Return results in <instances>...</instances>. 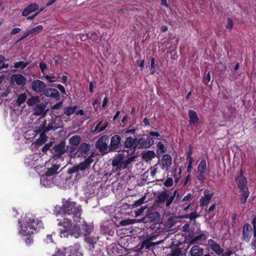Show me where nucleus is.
<instances>
[{
	"label": "nucleus",
	"mask_w": 256,
	"mask_h": 256,
	"mask_svg": "<svg viewBox=\"0 0 256 256\" xmlns=\"http://www.w3.org/2000/svg\"><path fill=\"white\" fill-rule=\"evenodd\" d=\"M76 150V146H66V153H73Z\"/></svg>",
	"instance_id": "56"
},
{
	"label": "nucleus",
	"mask_w": 256,
	"mask_h": 256,
	"mask_svg": "<svg viewBox=\"0 0 256 256\" xmlns=\"http://www.w3.org/2000/svg\"><path fill=\"white\" fill-rule=\"evenodd\" d=\"M54 154L52 158L54 160L60 158L62 156L66 153V142L62 141L59 144H55L51 149Z\"/></svg>",
	"instance_id": "6"
},
{
	"label": "nucleus",
	"mask_w": 256,
	"mask_h": 256,
	"mask_svg": "<svg viewBox=\"0 0 256 256\" xmlns=\"http://www.w3.org/2000/svg\"><path fill=\"white\" fill-rule=\"evenodd\" d=\"M200 216V214L196 212H194L188 214V218L191 222H194V224L196 222V218Z\"/></svg>",
	"instance_id": "48"
},
{
	"label": "nucleus",
	"mask_w": 256,
	"mask_h": 256,
	"mask_svg": "<svg viewBox=\"0 0 256 256\" xmlns=\"http://www.w3.org/2000/svg\"><path fill=\"white\" fill-rule=\"evenodd\" d=\"M62 106V102H60L51 106V109L58 110Z\"/></svg>",
	"instance_id": "61"
},
{
	"label": "nucleus",
	"mask_w": 256,
	"mask_h": 256,
	"mask_svg": "<svg viewBox=\"0 0 256 256\" xmlns=\"http://www.w3.org/2000/svg\"><path fill=\"white\" fill-rule=\"evenodd\" d=\"M46 136L44 132H42L40 135V138L36 140V144L37 145H42L44 144L46 141Z\"/></svg>",
	"instance_id": "45"
},
{
	"label": "nucleus",
	"mask_w": 256,
	"mask_h": 256,
	"mask_svg": "<svg viewBox=\"0 0 256 256\" xmlns=\"http://www.w3.org/2000/svg\"><path fill=\"white\" fill-rule=\"evenodd\" d=\"M188 115L190 118V125H194L198 122L199 118L198 114L195 111L192 110H190L188 112Z\"/></svg>",
	"instance_id": "22"
},
{
	"label": "nucleus",
	"mask_w": 256,
	"mask_h": 256,
	"mask_svg": "<svg viewBox=\"0 0 256 256\" xmlns=\"http://www.w3.org/2000/svg\"><path fill=\"white\" fill-rule=\"evenodd\" d=\"M236 180L238 182V188L240 190L248 188L246 186L247 180L243 176H238L236 178Z\"/></svg>",
	"instance_id": "31"
},
{
	"label": "nucleus",
	"mask_w": 256,
	"mask_h": 256,
	"mask_svg": "<svg viewBox=\"0 0 256 256\" xmlns=\"http://www.w3.org/2000/svg\"><path fill=\"white\" fill-rule=\"evenodd\" d=\"M122 138L118 134H114L110 139V143L108 146L109 151L118 152L120 150L124 151V150H121L122 144L120 143Z\"/></svg>",
	"instance_id": "7"
},
{
	"label": "nucleus",
	"mask_w": 256,
	"mask_h": 256,
	"mask_svg": "<svg viewBox=\"0 0 256 256\" xmlns=\"http://www.w3.org/2000/svg\"><path fill=\"white\" fill-rule=\"evenodd\" d=\"M94 156V153L92 152L90 156L86 158L82 162H80L78 164L74 165L72 167L68 170V174H72L76 173L77 177L80 175V172H84L86 170H88L90 168V164L94 162L93 157Z\"/></svg>",
	"instance_id": "3"
},
{
	"label": "nucleus",
	"mask_w": 256,
	"mask_h": 256,
	"mask_svg": "<svg viewBox=\"0 0 256 256\" xmlns=\"http://www.w3.org/2000/svg\"><path fill=\"white\" fill-rule=\"evenodd\" d=\"M137 144V138H133L132 136H128L124 141V146L128 148H132L134 151H135L137 146H136Z\"/></svg>",
	"instance_id": "18"
},
{
	"label": "nucleus",
	"mask_w": 256,
	"mask_h": 256,
	"mask_svg": "<svg viewBox=\"0 0 256 256\" xmlns=\"http://www.w3.org/2000/svg\"><path fill=\"white\" fill-rule=\"evenodd\" d=\"M31 87L33 91L36 93H40L42 92H44L46 90V86L44 82L39 80H36L32 82Z\"/></svg>",
	"instance_id": "12"
},
{
	"label": "nucleus",
	"mask_w": 256,
	"mask_h": 256,
	"mask_svg": "<svg viewBox=\"0 0 256 256\" xmlns=\"http://www.w3.org/2000/svg\"><path fill=\"white\" fill-rule=\"evenodd\" d=\"M81 138L79 136H74L69 139L70 144L73 146H78L80 142Z\"/></svg>",
	"instance_id": "36"
},
{
	"label": "nucleus",
	"mask_w": 256,
	"mask_h": 256,
	"mask_svg": "<svg viewBox=\"0 0 256 256\" xmlns=\"http://www.w3.org/2000/svg\"><path fill=\"white\" fill-rule=\"evenodd\" d=\"M42 225L41 221L36 220L34 219H29L28 222H26L25 226V228L23 230L25 232L26 234H33L34 231L38 226L40 228Z\"/></svg>",
	"instance_id": "8"
},
{
	"label": "nucleus",
	"mask_w": 256,
	"mask_h": 256,
	"mask_svg": "<svg viewBox=\"0 0 256 256\" xmlns=\"http://www.w3.org/2000/svg\"><path fill=\"white\" fill-rule=\"evenodd\" d=\"M50 176H47L46 173L43 174L40 178L41 184L46 187L50 186L52 183V180L50 178Z\"/></svg>",
	"instance_id": "33"
},
{
	"label": "nucleus",
	"mask_w": 256,
	"mask_h": 256,
	"mask_svg": "<svg viewBox=\"0 0 256 256\" xmlns=\"http://www.w3.org/2000/svg\"><path fill=\"white\" fill-rule=\"evenodd\" d=\"M44 94L48 98H51L56 100H60V94L59 92L55 88H46L44 92Z\"/></svg>",
	"instance_id": "14"
},
{
	"label": "nucleus",
	"mask_w": 256,
	"mask_h": 256,
	"mask_svg": "<svg viewBox=\"0 0 256 256\" xmlns=\"http://www.w3.org/2000/svg\"><path fill=\"white\" fill-rule=\"evenodd\" d=\"M46 106L45 104L42 103L40 104H37L34 108V114L36 116L42 115L44 117L46 114L48 110H44Z\"/></svg>",
	"instance_id": "21"
},
{
	"label": "nucleus",
	"mask_w": 256,
	"mask_h": 256,
	"mask_svg": "<svg viewBox=\"0 0 256 256\" xmlns=\"http://www.w3.org/2000/svg\"><path fill=\"white\" fill-rule=\"evenodd\" d=\"M136 156H131L128 158L125 161L123 160V169L126 168L128 165H130L132 162L134 161Z\"/></svg>",
	"instance_id": "52"
},
{
	"label": "nucleus",
	"mask_w": 256,
	"mask_h": 256,
	"mask_svg": "<svg viewBox=\"0 0 256 256\" xmlns=\"http://www.w3.org/2000/svg\"><path fill=\"white\" fill-rule=\"evenodd\" d=\"M40 102V99L38 96H32L29 98L26 102L28 106H32Z\"/></svg>",
	"instance_id": "43"
},
{
	"label": "nucleus",
	"mask_w": 256,
	"mask_h": 256,
	"mask_svg": "<svg viewBox=\"0 0 256 256\" xmlns=\"http://www.w3.org/2000/svg\"><path fill=\"white\" fill-rule=\"evenodd\" d=\"M145 199H146V197H145V196H144L142 197L139 200L135 201V202L132 205V208H136V207L140 206L144 203Z\"/></svg>",
	"instance_id": "53"
},
{
	"label": "nucleus",
	"mask_w": 256,
	"mask_h": 256,
	"mask_svg": "<svg viewBox=\"0 0 256 256\" xmlns=\"http://www.w3.org/2000/svg\"><path fill=\"white\" fill-rule=\"evenodd\" d=\"M44 78L49 82H55L58 80V78L56 76H50L46 75Z\"/></svg>",
	"instance_id": "57"
},
{
	"label": "nucleus",
	"mask_w": 256,
	"mask_h": 256,
	"mask_svg": "<svg viewBox=\"0 0 256 256\" xmlns=\"http://www.w3.org/2000/svg\"><path fill=\"white\" fill-rule=\"evenodd\" d=\"M182 244L180 242H178L176 244L172 242L169 246L172 249L171 253L169 254L168 256H180L182 253V248L178 246Z\"/></svg>",
	"instance_id": "16"
},
{
	"label": "nucleus",
	"mask_w": 256,
	"mask_h": 256,
	"mask_svg": "<svg viewBox=\"0 0 256 256\" xmlns=\"http://www.w3.org/2000/svg\"><path fill=\"white\" fill-rule=\"evenodd\" d=\"M170 195L168 193V191L164 189V190L158 193L156 196V202L158 204H164L166 202V207H169L172 203H168L170 200Z\"/></svg>",
	"instance_id": "9"
},
{
	"label": "nucleus",
	"mask_w": 256,
	"mask_h": 256,
	"mask_svg": "<svg viewBox=\"0 0 256 256\" xmlns=\"http://www.w3.org/2000/svg\"><path fill=\"white\" fill-rule=\"evenodd\" d=\"M172 158L170 155L168 154H164L162 158V166L168 170L172 165Z\"/></svg>",
	"instance_id": "29"
},
{
	"label": "nucleus",
	"mask_w": 256,
	"mask_h": 256,
	"mask_svg": "<svg viewBox=\"0 0 256 256\" xmlns=\"http://www.w3.org/2000/svg\"><path fill=\"white\" fill-rule=\"evenodd\" d=\"M180 197V193L178 192V190H176L174 192V193L172 195L170 196V200H169V202L167 203H172V202L174 200V198H176V200H174V203L176 202V200H178Z\"/></svg>",
	"instance_id": "49"
},
{
	"label": "nucleus",
	"mask_w": 256,
	"mask_h": 256,
	"mask_svg": "<svg viewBox=\"0 0 256 256\" xmlns=\"http://www.w3.org/2000/svg\"><path fill=\"white\" fill-rule=\"evenodd\" d=\"M148 208L147 206H144L140 208L136 211L135 212L136 216H140L143 212L144 210Z\"/></svg>",
	"instance_id": "59"
},
{
	"label": "nucleus",
	"mask_w": 256,
	"mask_h": 256,
	"mask_svg": "<svg viewBox=\"0 0 256 256\" xmlns=\"http://www.w3.org/2000/svg\"><path fill=\"white\" fill-rule=\"evenodd\" d=\"M114 224L106 222L101 226V232L104 234L108 236H113L114 230H113Z\"/></svg>",
	"instance_id": "19"
},
{
	"label": "nucleus",
	"mask_w": 256,
	"mask_h": 256,
	"mask_svg": "<svg viewBox=\"0 0 256 256\" xmlns=\"http://www.w3.org/2000/svg\"><path fill=\"white\" fill-rule=\"evenodd\" d=\"M39 8L36 4H32L25 8L22 12V16H26L32 12L36 11Z\"/></svg>",
	"instance_id": "23"
},
{
	"label": "nucleus",
	"mask_w": 256,
	"mask_h": 256,
	"mask_svg": "<svg viewBox=\"0 0 256 256\" xmlns=\"http://www.w3.org/2000/svg\"><path fill=\"white\" fill-rule=\"evenodd\" d=\"M156 64L155 62V59L154 58H152L150 60V74H154L155 70H154V68L156 67Z\"/></svg>",
	"instance_id": "55"
},
{
	"label": "nucleus",
	"mask_w": 256,
	"mask_h": 256,
	"mask_svg": "<svg viewBox=\"0 0 256 256\" xmlns=\"http://www.w3.org/2000/svg\"><path fill=\"white\" fill-rule=\"evenodd\" d=\"M156 238V235L150 236L148 238L144 240L142 243L140 248H145L146 249L150 248V247L155 245V244L151 242L152 240H154Z\"/></svg>",
	"instance_id": "28"
},
{
	"label": "nucleus",
	"mask_w": 256,
	"mask_h": 256,
	"mask_svg": "<svg viewBox=\"0 0 256 256\" xmlns=\"http://www.w3.org/2000/svg\"><path fill=\"white\" fill-rule=\"evenodd\" d=\"M146 218H148L150 222H153L159 220L160 214L156 211L148 210L146 214Z\"/></svg>",
	"instance_id": "27"
},
{
	"label": "nucleus",
	"mask_w": 256,
	"mask_h": 256,
	"mask_svg": "<svg viewBox=\"0 0 256 256\" xmlns=\"http://www.w3.org/2000/svg\"><path fill=\"white\" fill-rule=\"evenodd\" d=\"M82 211L80 204L68 198L62 199V206H56L54 213L56 216H62V222H65L66 219L77 222L81 219Z\"/></svg>",
	"instance_id": "1"
},
{
	"label": "nucleus",
	"mask_w": 256,
	"mask_h": 256,
	"mask_svg": "<svg viewBox=\"0 0 256 256\" xmlns=\"http://www.w3.org/2000/svg\"><path fill=\"white\" fill-rule=\"evenodd\" d=\"M108 138V136L104 135L100 136L96 142V148L99 150V152L102 154H105L110 152L107 144Z\"/></svg>",
	"instance_id": "4"
},
{
	"label": "nucleus",
	"mask_w": 256,
	"mask_h": 256,
	"mask_svg": "<svg viewBox=\"0 0 256 256\" xmlns=\"http://www.w3.org/2000/svg\"><path fill=\"white\" fill-rule=\"evenodd\" d=\"M208 244L210 248L218 256H220L224 252V249L220 246V244L212 239L208 240Z\"/></svg>",
	"instance_id": "13"
},
{
	"label": "nucleus",
	"mask_w": 256,
	"mask_h": 256,
	"mask_svg": "<svg viewBox=\"0 0 256 256\" xmlns=\"http://www.w3.org/2000/svg\"><path fill=\"white\" fill-rule=\"evenodd\" d=\"M12 78L19 86H24L26 83V79L20 74L13 75Z\"/></svg>",
	"instance_id": "30"
},
{
	"label": "nucleus",
	"mask_w": 256,
	"mask_h": 256,
	"mask_svg": "<svg viewBox=\"0 0 256 256\" xmlns=\"http://www.w3.org/2000/svg\"><path fill=\"white\" fill-rule=\"evenodd\" d=\"M90 148V146L89 144L82 142L78 146L75 154L78 157L86 158Z\"/></svg>",
	"instance_id": "11"
},
{
	"label": "nucleus",
	"mask_w": 256,
	"mask_h": 256,
	"mask_svg": "<svg viewBox=\"0 0 256 256\" xmlns=\"http://www.w3.org/2000/svg\"><path fill=\"white\" fill-rule=\"evenodd\" d=\"M66 248H64L60 250V248H56L54 252L50 251V254L52 256H66Z\"/></svg>",
	"instance_id": "41"
},
{
	"label": "nucleus",
	"mask_w": 256,
	"mask_h": 256,
	"mask_svg": "<svg viewBox=\"0 0 256 256\" xmlns=\"http://www.w3.org/2000/svg\"><path fill=\"white\" fill-rule=\"evenodd\" d=\"M251 245L252 248L256 250V232H254V238L252 239Z\"/></svg>",
	"instance_id": "60"
},
{
	"label": "nucleus",
	"mask_w": 256,
	"mask_h": 256,
	"mask_svg": "<svg viewBox=\"0 0 256 256\" xmlns=\"http://www.w3.org/2000/svg\"><path fill=\"white\" fill-rule=\"evenodd\" d=\"M62 124V122L57 119L56 118L54 119H52L50 123L46 128L44 132H48L50 130H56L59 128L60 127V124Z\"/></svg>",
	"instance_id": "20"
},
{
	"label": "nucleus",
	"mask_w": 256,
	"mask_h": 256,
	"mask_svg": "<svg viewBox=\"0 0 256 256\" xmlns=\"http://www.w3.org/2000/svg\"><path fill=\"white\" fill-rule=\"evenodd\" d=\"M204 253V248L200 247L199 245H194L192 246L190 250V254L191 256H210V254H207L202 256Z\"/></svg>",
	"instance_id": "15"
},
{
	"label": "nucleus",
	"mask_w": 256,
	"mask_h": 256,
	"mask_svg": "<svg viewBox=\"0 0 256 256\" xmlns=\"http://www.w3.org/2000/svg\"><path fill=\"white\" fill-rule=\"evenodd\" d=\"M46 120H44L43 122H42V123L40 124V125L36 127V129L34 130V132L36 133H39L41 131L43 130L42 132H44V130L46 127Z\"/></svg>",
	"instance_id": "46"
},
{
	"label": "nucleus",
	"mask_w": 256,
	"mask_h": 256,
	"mask_svg": "<svg viewBox=\"0 0 256 256\" xmlns=\"http://www.w3.org/2000/svg\"><path fill=\"white\" fill-rule=\"evenodd\" d=\"M56 87L60 91L62 94H66V91L64 86L60 84H58L56 86Z\"/></svg>",
	"instance_id": "63"
},
{
	"label": "nucleus",
	"mask_w": 256,
	"mask_h": 256,
	"mask_svg": "<svg viewBox=\"0 0 256 256\" xmlns=\"http://www.w3.org/2000/svg\"><path fill=\"white\" fill-rule=\"evenodd\" d=\"M108 253L111 256H119V250L118 246L115 244L110 245L107 248Z\"/></svg>",
	"instance_id": "32"
},
{
	"label": "nucleus",
	"mask_w": 256,
	"mask_h": 256,
	"mask_svg": "<svg viewBox=\"0 0 256 256\" xmlns=\"http://www.w3.org/2000/svg\"><path fill=\"white\" fill-rule=\"evenodd\" d=\"M124 158V154H118L112 160V165L113 167L116 168L114 172L120 171L123 169V160Z\"/></svg>",
	"instance_id": "10"
},
{
	"label": "nucleus",
	"mask_w": 256,
	"mask_h": 256,
	"mask_svg": "<svg viewBox=\"0 0 256 256\" xmlns=\"http://www.w3.org/2000/svg\"><path fill=\"white\" fill-rule=\"evenodd\" d=\"M82 234L84 236L89 235L91 232L92 229L90 226L84 222L82 226Z\"/></svg>",
	"instance_id": "40"
},
{
	"label": "nucleus",
	"mask_w": 256,
	"mask_h": 256,
	"mask_svg": "<svg viewBox=\"0 0 256 256\" xmlns=\"http://www.w3.org/2000/svg\"><path fill=\"white\" fill-rule=\"evenodd\" d=\"M208 190H205L204 192V196L201 198L200 199V204L202 206H204L206 205L210 202V201L212 198L214 196L213 193H211L210 194H208Z\"/></svg>",
	"instance_id": "25"
},
{
	"label": "nucleus",
	"mask_w": 256,
	"mask_h": 256,
	"mask_svg": "<svg viewBox=\"0 0 256 256\" xmlns=\"http://www.w3.org/2000/svg\"><path fill=\"white\" fill-rule=\"evenodd\" d=\"M136 220H134V219H132V220H131V219L124 220H122L120 222V224L121 226H127V225H130V224H134V223H135L136 222Z\"/></svg>",
	"instance_id": "54"
},
{
	"label": "nucleus",
	"mask_w": 256,
	"mask_h": 256,
	"mask_svg": "<svg viewBox=\"0 0 256 256\" xmlns=\"http://www.w3.org/2000/svg\"><path fill=\"white\" fill-rule=\"evenodd\" d=\"M26 94L25 93L20 94L18 96L17 100H16V104L18 106H20L21 104L25 102L26 99Z\"/></svg>",
	"instance_id": "44"
},
{
	"label": "nucleus",
	"mask_w": 256,
	"mask_h": 256,
	"mask_svg": "<svg viewBox=\"0 0 256 256\" xmlns=\"http://www.w3.org/2000/svg\"><path fill=\"white\" fill-rule=\"evenodd\" d=\"M52 142H50L49 143H48L46 144L42 148V152H47V150H49V148H50V147L52 146Z\"/></svg>",
	"instance_id": "64"
},
{
	"label": "nucleus",
	"mask_w": 256,
	"mask_h": 256,
	"mask_svg": "<svg viewBox=\"0 0 256 256\" xmlns=\"http://www.w3.org/2000/svg\"><path fill=\"white\" fill-rule=\"evenodd\" d=\"M198 171L200 174H204L206 170V164L205 160H202L200 162L198 168Z\"/></svg>",
	"instance_id": "39"
},
{
	"label": "nucleus",
	"mask_w": 256,
	"mask_h": 256,
	"mask_svg": "<svg viewBox=\"0 0 256 256\" xmlns=\"http://www.w3.org/2000/svg\"><path fill=\"white\" fill-rule=\"evenodd\" d=\"M28 64H29V62H24L22 61H20V62H16L14 64V67L15 68H20L21 69H24Z\"/></svg>",
	"instance_id": "51"
},
{
	"label": "nucleus",
	"mask_w": 256,
	"mask_h": 256,
	"mask_svg": "<svg viewBox=\"0 0 256 256\" xmlns=\"http://www.w3.org/2000/svg\"><path fill=\"white\" fill-rule=\"evenodd\" d=\"M156 156V154L153 150H148L142 154V158L146 161L151 160Z\"/></svg>",
	"instance_id": "34"
},
{
	"label": "nucleus",
	"mask_w": 256,
	"mask_h": 256,
	"mask_svg": "<svg viewBox=\"0 0 256 256\" xmlns=\"http://www.w3.org/2000/svg\"><path fill=\"white\" fill-rule=\"evenodd\" d=\"M166 149L162 142H159L157 144V150L156 152L158 154L164 153L166 152Z\"/></svg>",
	"instance_id": "47"
},
{
	"label": "nucleus",
	"mask_w": 256,
	"mask_h": 256,
	"mask_svg": "<svg viewBox=\"0 0 256 256\" xmlns=\"http://www.w3.org/2000/svg\"><path fill=\"white\" fill-rule=\"evenodd\" d=\"M233 27V22L232 20L228 18V22L226 26V28L228 29H231Z\"/></svg>",
	"instance_id": "62"
},
{
	"label": "nucleus",
	"mask_w": 256,
	"mask_h": 256,
	"mask_svg": "<svg viewBox=\"0 0 256 256\" xmlns=\"http://www.w3.org/2000/svg\"><path fill=\"white\" fill-rule=\"evenodd\" d=\"M98 237H95L92 236H86L84 238V241L88 244L90 249H94V245L97 243Z\"/></svg>",
	"instance_id": "24"
},
{
	"label": "nucleus",
	"mask_w": 256,
	"mask_h": 256,
	"mask_svg": "<svg viewBox=\"0 0 256 256\" xmlns=\"http://www.w3.org/2000/svg\"><path fill=\"white\" fill-rule=\"evenodd\" d=\"M77 108L76 106L66 107L64 108V114L68 116H70L76 112Z\"/></svg>",
	"instance_id": "38"
},
{
	"label": "nucleus",
	"mask_w": 256,
	"mask_h": 256,
	"mask_svg": "<svg viewBox=\"0 0 256 256\" xmlns=\"http://www.w3.org/2000/svg\"><path fill=\"white\" fill-rule=\"evenodd\" d=\"M42 26L39 25L30 30V31L32 34L36 35L40 33L42 30Z\"/></svg>",
	"instance_id": "50"
},
{
	"label": "nucleus",
	"mask_w": 256,
	"mask_h": 256,
	"mask_svg": "<svg viewBox=\"0 0 256 256\" xmlns=\"http://www.w3.org/2000/svg\"><path fill=\"white\" fill-rule=\"evenodd\" d=\"M178 216H172L166 222V226L167 228H172L174 224L178 222Z\"/></svg>",
	"instance_id": "37"
},
{
	"label": "nucleus",
	"mask_w": 256,
	"mask_h": 256,
	"mask_svg": "<svg viewBox=\"0 0 256 256\" xmlns=\"http://www.w3.org/2000/svg\"><path fill=\"white\" fill-rule=\"evenodd\" d=\"M173 184V180L171 178H168L164 182V185L166 186L170 187L172 186Z\"/></svg>",
	"instance_id": "58"
},
{
	"label": "nucleus",
	"mask_w": 256,
	"mask_h": 256,
	"mask_svg": "<svg viewBox=\"0 0 256 256\" xmlns=\"http://www.w3.org/2000/svg\"><path fill=\"white\" fill-rule=\"evenodd\" d=\"M206 234L204 233H202L200 234L194 236L192 240H191L190 242V244H194L202 239L206 240Z\"/></svg>",
	"instance_id": "42"
},
{
	"label": "nucleus",
	"mask_w": 256,
	"mask_h": 256,
	"mask_svg": "<svg viewBox=\"0 0 256 256\" xmlns=\"http://www.w3.org/2000/svg\"><path fill=\"white\" fill-rule=\"evenodd\" d=\"M69 250L70 254L68 256H82V254L78 250L76 246H70Z\"/></svg>",
	"instance_id": "35"
},
{
	"label": "nucleus",
	"mask_w": 256,
	"mask_h": 256,
	"mask_svg": "<svg viewBox=\"0 0 256 256\" xmlns=\"http://www.w3.org/2000/svg\"><path fill=\"white\" fill-rule=\"evenodd\" d=\"M242 234L244 240L249 242L252 236V228L249 224H244L242 229Z\"/></svg>",
	"instance_id": "17"
},
{
	"label": "nucleus",
	"mask_w": 256,
	"mask_h": 256,
	"mask_svg": "<svg viewBox=\"0 0 256 256\" xmlns=\"http://www.w3.org/2000/svg\"><path fill=\"white\" fill-rule=\"evenodd\" d=\"M144 136H145L137 138V144L136 146L137 148H148L154 144V140L152 138L148 135H144Z\"/></svg>",
	"instance_id": "5"
},
{
	"label": "nucleus",
	"mask_w": 256,
	"mask_h": 256,
	"mask_svg": "<svg viewBox=\"0 0 256 256\" xmlns=\"http://www.w3.org/2000/svg\"><path fill=\"white\" fill-rule=\"evenodd\" d=\"M57 224L59 226H62L63 228L60 230L61 234L64 237H68V235L73 236L75 238H78L82 234L80 226L78 224L72 225V221L65 220V222H62V220L58 218Z\"/></svg>",
	"instance_id": "2"
},
{
	"label": "nucleus",
	"mask_w": 256,
	"mask_h": 256,
	"mask_svg": "<svg viewBox=\"0 0 256 256\" xmlns=\"http://www.w3.org/2000/svg\"><path fill=\"white\" fill-rule=\"evenodd\" d=\"M60 168V164H53L50 168H47L44 173H46L47 176H52L58 174Z\"/></svg>",
	"instance_id": "26"
}]
</instances>
